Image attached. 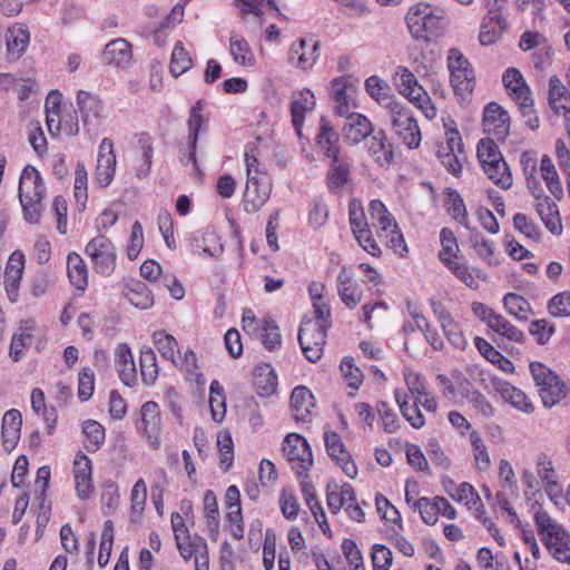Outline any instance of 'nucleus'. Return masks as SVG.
I'll use <instances>...</instances> for the list:
<instances>
[{"label": "nucleus", "instance_id": "nucleus-1", "mask_svg": "<svg viewBox=\"0 0 570 570\" xmlns=\"http://www.w3.org/2000/svg\"><path fill=\"white\" fill-rule=\"evenodd\" d=\"M534 523L550 554L559 562L570 566V534L542 508L534 513Z\"/></svg>", "mask_w": 570, "mask_h": 570}, {"label": "nucleus", "instance_id": "nucleus-2", "mask_svg": "<svg viewBox=\"0 0 570 570\" xmlns=\"http://www.w3.org/2000/svg\"><path fill=\"white\" fill-rule=\"evenodd\" d=\"M367 213L372 220V226L377 227V237L384 240L386 246L392 248L396 254L403 256L404 253L407 252L403 234L384 203L380 199L371 200Z\"/></svg>", "mask_w": 570, "mask_h": 570}, {"label": "nucleus", "instance_id": "nucleus-3", "mask_svg": "<svg viewBox=\"0 0 570 570\" xmlns=\"http://www.w3.org/2000/svg\"><path fill=\"white\" fill-rule=\"evenodd\" d=\"M529 370L546 407L550 409L566 397L568 387L554 371L538 361L531 362Z\"/></svg>", "mask_w": 570, "mask_h": 570}, {"label": "nucleus", "instance_id": "nucleus-4", "mask_svg": "<svg viewBox=\"0 0 570 570\" xmlns=\"http://www.w3.org/2000/svg\"><path fill=\"white\" fill-rule=\"evenodd\" d=\"M446 62L454 95L461 100L469 99L476 83L471 62L458 48L449 50Z\"/></svg>", "mask_w": 570, "mask_h": 570}, {"label": "nucleus", "instance_id": "nucleus-5", "mask_svg": "<svg viewBox=\"0 0 570 570\" xmlns=\"http://www.w3.org/2000/svg\"><path fill=\"white\" fill-rule=\"evenodd\" d=\"M394 83L399 92L421 109L428 119H433L436 116V109L432 105L431 98L407 67L399 66L396 68Z\"/></svg>", "mask_w": 570, "mask_h": 570}, {"label": "nucleus", "instance_id": "nucleus-6", "mask_svg": "<svg viewBox=\"0 0 570 570\" xmlns=\"http://www.w3.org/2000/svg\"><path fill=\"white\" fill-rule=\"evenodd\" d=\"M97 274L109 276L116 267V247L104 234L94 237L85 248Z\"/></svg>", "mask_w": 570, "mask_h": 570}, {"label": "nucleus", "instance_id": "nucleus-7", "mask_svg": "<svg viewBox=\"0 0 570 570\" xmlns=\"http://www.w3.org/2000/svg\"><path fill=\"white\" fill-rule=\"evenodd\" d=\"M283 452L298 476L307 475L313 464V455L305 438L297 433L287 434L283 442Z\"/></svg>", "mask_w": 570, "mask_h": 570}, {"label": "nucleus", "instance_id": "nucleus-8", "mask_svg": "<svg viewBox=\"0 0 570 570\" xmlns=\"http://www.w3.org/2000/svg\"><path fill=\"white\" fill-rule=\"evenodd\" d=\"M509 96L519 106L522 116L533 114V99L522 73L515 68H508L502 76Z\"/></svg>", "mask_w": 570, "mask_h": 570}, {"label": "nucleus", "instance_id": "nucleus-9", "mask_svg": "<svg viewBox=\"0 0 570 570\" xmlns=\"http://www.w3.org/2000/svg\"><path fill=\"white\" fill-rule=\"evenodd\" d=\"M272 191V179L268 173L259 177H249L243 197V205L246 213H257L269 199Z\"/></svg>", "mask_w": 570, "mask_h": 570}, {"label": "nucleus", "instance_id": "nucleus-10", "mask_svg": "<svg viewBox=\"0 0 570 570\" xmlns=\"http://www.w3.org/2000/svg\"><path fill=\"white\" fill-rule=\"evenodd\" d=\"M137 429L144 433L153 449H159L163 421L158 403L147 401L141 405Z\"/></svg>", "mask_w": 570, "mask_h": 570}, {"label": "nucleus", "instance_id": "nucleus-11", "mask_svg": "<svg viewBox=\"0 0 570 570\" xmlns=\"http://www.w3.org/2000/svg\"><path fill=\"white\" fill-rule=\"evenodd\" d=\"M483 131L497 141H505L510 131V116L499 104L490 102L483 110Z\"/></svg>", "mask_w": 570, "mask_h": 570}, {"label": "nucleus", "instance_id": "nucleus-12", "mask_svg": "<svg viewBox=\"0 0 570 570\" xmlns=\"http://www.w3.org/2000/svg\"><path fill=\"white\" fill-rule=\"evenodd\" d=\"M324 442L328 456L342 468L348 478L354 479L357 475V468L340 434L334 431H327L324 433Z\"/></svg>", "mask_w": 570, "mask_h": 570}, {"label": "nucleus", "instance_id": "nucleus-13", "mask_svg": "<svg viewBox=\"0 0 570 570\" xmlns=\"http://www.w3.org/2000/svg\"><path fill=\"white\" fill-rule=\"evenodd\" d=\"M488 7L489 10L482 19L479 33V40L482 46L495 43L508 28V22L501 13L503 6L490 4Z\"/></svg>", "mask_w": 570, "mask_h": 570}, {"label": "nucleus", "instance_id": "nucleus-14", "mask_svg": "<svg viewBox=\"0 0 570 570\" xmlns=\"http://www.w3.org/2000/svg\"><path fill=\"white\" fill-rule=\"evenodd\" d=\"M367 151L381 168H389L395 160V146L384 129H377L367 140Z\"/></svg>", "mask_w": 570, "mask_h": 570}, {"label": "nucleus", "instance_id": "nucleus-15", "mask_svg": "<svg viewBox=\"0 0 570 570\" xmlns=\"http://www.w3.org/2000/svg\"><path fill=\"white\" fill-rule=\"evenodd\" d=\"M77 106L83 127L88 131L96 129L100 124L104 111V105L99 96L86 90H79L77 92Z\"/></svg>", "mask_w": 570, "mask_h": 570}, {"label": "nucleus", "instance_id": "nucleus-16", "mask_svg": "<svg viewBox=\"0 0 570 570\" xmlns=\"http://www.w3.org/2000/svg\"><path fill=\"white\" fill-rule=\"evenodd\" d=\"M72 472L77 495L81 500L89 499L94 492L92 463L82 451H78L75 456Z\"/></svg>", "mask_w": 570, "mask_h": 570}, {"label": "nucleus", "instance_id": "nucleus-17", "mask_svg": "<svg viewBox=\"0 0 570 570\" xmlns=\"http://www.w3.org/2000/svg\"><path fill=\"white\" fill-rule=\"evenodd\" d=\"M116 170V155L114 151L112 140L104 138L99 145L97 166H96V180L101 187H107L111 184Z\"/></svg>", "mask_w": 570, "mask_h": 570}, {"label": "nucleus", "instance_id": "nucleus-18", "mask_svg": "<svg viewBox=\"0 0 570 570\" xmlns=\"http://www.w3.org/2000/svg\"><path fill=\"white\" fill-rule=\"evenodd\" d=\"M351 167L352 165L346 155L331 159V165L326 173V186L331 194H341L344 187L351 183Z\"/></svg>", "mask_w": 570, "mask_h": 570}, {"label": "nucleus", "instance_id": "nucleus-19", "mask_svg": "<svg viewBox=\"0 0 570 570\" xmlns=\"http://www.w3.org/2000/svg\"><path fill=\"white\" fill-rule=\"evenodd\" d=\"M345 117L343 136L351 145L361 142L365 138L371 137L375 131L371 120L362 114L350 111Z\"/></svg>", "mask_w": 570, "mask_h": 570}, {"label": "nucleus", "instance_id": "nucleus-20", "mask_svg": "<svg viewBox=\"0 0 570 570\" xmlns=\"http://www.w3.org/2000/svg\"><path fill=\"white\" fill-rule=\"evenodd\" d=\"M354 91L355 88L350 82L348 77L342 76L332 80L331 97L335 102V114L345 116L355 107L352 96Z\"/></svg>", "mask_w": 570, "mask_h": 570}, {"label": "nucleus", "instance_id": "nucleus-21", "mask_svg": "<svg viewBox=\"0 0 570 570\" xmlns=\"http://www.w3.org/2000/svg\"><path fill=\"white\" fill-rule=\"evenodd\" d=\"M315 407V399L311 390L304 385L295 386L291 394V410L296 422L308 423L312 421V409Z\"/></svg>", "mask_w": 570, "mask_h": 570}, {"label": "nucleus", "instance_id": "nucleus-22", "mask_svg": "<svg viewBox=\"0 0 570 570\" xmlns=\"http://www.w3.org/2000/svg\"><path fill=\"white\" fill-rule=\"evenodd\" d=\"M315 105L314 94L309 89L304 88L301 91L293 92L291 117L293 127L298 136H301L306 112L312 111Z\"/></svg>", "mask_w": 570, "mask_h": 570}, {"label": "nucleus", "instance_id": "nucleus-23", "mask_svg": "<svg viewBox=\"0 0 570 570\" xmlns=\"http://www.w3.org/2000/svg\"><path fill=\"white\" fill-rule=\"evenodd\" d=\"M336 287L341 301L347 308L354 309L361 303L363 293L353 273L346 266H343L338 273Z\"/></svg>", "mask_w": 570, "mask_h": 570}, {"label": "nucleus", "instance_id": "nucleus-24", "mask_svg": "<svg viewBox=\"0 0 570 570\" xmlns=\"http://www.w3.org/2000/svg\"><path fill=\"white\" fill-rule=\"evenodd\" d=\"M101 59L106 65L126 68L130 65L132 59V47L124 38L114 39L105 46Z\"/></svg>", "mask_w": 570, "mask_h": 570}, {"label": "nucleus", "instance_id": "nucleus-25", "mask_svg": "<svg viewBox=\"0 0 570 570\" xmlns=\"http://www.w3.org/2000/svg\"><path fill=\"white\" fill-rule=\"evenodd\" d=\"M21 425L22 416L18 410L11 409L4 413L1 426V438L2 446L7 452H11L17 446L20 439Z\"/></svg>", "mask_w": 570, "mask_h": 570}, {"label": "nucleus", "instance_id": "nucleus-26", "mask_svg": "<svg viewBox=\"0 0 570 570\" xmlns=\"http://www.w3.org/2000/svg\"><path fill=\"white\" fill-rule=\"evenodd\" d=\"M116 368L121 382L127 386H135L137 384V371L128 344L121 343L116 348Z\"/></svg>", "mask_w": 570, "mask_h": 570}, {"label": "nucleus", "instance_id": "nucleus-27", "mask_svg": "<svg viewBox=\"0 0 570 570\" xmlns=\"http://www.w3.org/2000/svg\"><path fill=\"white\" fill-rule=\"evenodd\" d=\"M19 198L22 197H45L46 187L38 169L27 165L21 173L19 181Z\"/></svg>", "mask_w": 570, "mask_h": 570}, {"label": "nucleus", "instance_id": "nucleus-28", "mask_svg": "<svg viewBox=\"0 0 570 570\" xmlns=\"http://www.w3.org/2000/svg\"><path fill=\"white\" fill-rule=\"evenodd\" d=\"M316 144L323 150L326 158L332 159L342 156L338 146V135L325 117H321Z\"/></svg>", "mask_w": 570, "mask_h": 570}, {"label": "nucleus", "instance_id": "nucleus-29", "mask_svg": "<svg viewBox=\"0 0 570 570\" xmlns=\"http://www.w3.org/2000/svg\"><path fill=\"white\" fill-rule=\"evenodd\" d=\"M121 293L137 308L148 309L154 305L151 291L139 279H130L127 282Z\"/></svg>", "mask_w": 570, "mask_h": 570}, {"label": "nucleus", "instance_id": "nucleus-30", "mask_svg": "<svg viewBox=\"0 0 570 570\" xmlns=\"http://www.w3.org/2000/svg\"><path fill=\"white\" fill-rule=\"evenodd\" d=\"M537 212L547 229L553 235L562 233L558 206L548 196H537Z\"/></svg>", "mask_w": 570, "mask_h": 570}, {"label": "nucleus", "instance_id": "nucleus-31", "mask_svg": "<svg viewBox=\"0 0 570 570\" xmlns=\"http://www.w3.org/2000/svg\"><path fill=\"white\" fill-rule=\"evenodd\" d=\"M6 41L8 60H17L28 48L30 41L29 30L23 26L9 28L6 33Z\"/></svg>", "mask_w": 570, "mask_h": 570}, {"label": "nucleus", "instance_id": "nucleus-32", "mask_svg": "<svg viewBox=\"0 0 570 570\" xmlns=\"http://www.w3.org/2000/svg\"><path fill=\"white\" fill-rule=\"evenodd\" d=\"M428 14H431L430 3L420 2L412 6L405 16L409 31L415 40L425 38L424 26L426 24Z\"/></svg>", "mask_w": 570, "mask_h": 570}, {"label": "nucleus", "instance_id": "nucleus-33", "mask_svg": "<svg viewBox=\"0 0 570 570\" xmlns=\"http://www.w3.org/2000/svg\"><path fill=\"white\" fill-rule=\"evenodd\" d=\"M254 386L262 397L273 395L277 390V374L271 364L257 365L254 370Z\"/></svg>", "mask_w": 570, "mask_h": 570}, {"label": "nucleus", "instance_id": "nucleus-34", "mask_svg": "<svg viewBox=\"0 0 570 570\" xmlns=\"http://www.w3.org/2000/svg\"><path fill=\"white\" fill-rule=\"evenodd\" d=\"M263 346L272 352L282 347L281 330L274 318L271 316L263 317L256 333Z\"/></svg>", "mask_w": 570, "mask_h": 570}, {"label": "nucleus", "instance_id": "nucleus-35", "mask_svg": "<svg viewBox=\"0 0 570 570\" xmlns=\"http://www.w3.org/2000/svg\"><path fill=\"white\" fill-rule=\"evenodd\" d=\"M67 272L71 285L83 292L88 286V268L79 254L72 252L68 255Z\"/></svg>", "mask_w": 570, "mask_h": 570}, {"label": "nucleus", "instance_id": "nucleus-36", "mask_svg": "<svg viewBox=\"0 0 570 570\" xmlns=\"http://www.w3.org/2000/svg\"><path fill=\"white\" fill-rule=\"evenodd\" d=\"M229 52L235 63L243 67H253L256 58L248 41L238 35H232L229 39Z\"/></svg>", "mask_w": 570, "mask_h": 570}, {"label": "nucleus", "instance_id": "nucleus-37", "mask_svg": "<svg viewBox=\"0 0 570 570\" xmlns=\"http://www.w3.org/2000/svg\"><path fill=\"white\" fill-rule=\"evenodd\" d=\"M153 342L163 358L170 361L174 366H178L179 345L173 335L164 330L156 331L153 334Z\"/></svg>", "mask_w": 570, "mask_h": 570}, {"label": "nucleus", "instance_id": "nucleus-38", "mask_svg": "<svg viewBox=\"0 0 570 570\" xmlns=\"http://www.w3.org/2000/svg\"><path fill=\"white\" fill-rule=\"evenodd\" d=\"M208 119L204 118L202 114L189 112V118L187 121L188 126V161L193 163L194 167L197 169V157L196 149L198 144V137L202 131L203 126H205V130L207 129Z\"/></svg>", "mask_w": 570, "mask_h": 570}, {"label": "nucleus", "instance_id": "nucleus-39", "mask_svg": "<svg viewBox=\"0 0 570 570\" xmlns=\"http://www.w3.org/2000/svg\"><path fill=\"white\" fill-rule=\"evenodd\" d=\"M82 434L83 448L90 453L97 452L105 443L106 430L95 420H86L82 423Z\"/></svg>", "mask_w": 570, "mask_h": 570}, {"label": "nucleus", "instance_id": "nucleus-40", "mask_svg": "<svg viewBox=\"0 0 570 570\" xmlns=\"http://www.w3.org/2000/svg\"><path fill=\"white\" fill-rule=\"evenodd\" d=\"M499 392L504 401L509 402L514 409L528 414L534 411V406L528 395L512 384L508 382L502 383Z\"/></svg>", "mask_w": 570, "mask_h": 570}, {"label": "nucleus", "instance_id": "nucleus-41", "mask_svg": "<svg viewBox=\"0 0 570 570\" xmlns=\"http://www.w3.org/2000/svg\"><path fill=\"white\" fill-rule=\"evenodd\" d=\"M191 248L194 253L207 254L217 257L223 253V245L218 243V238L214 233L196 232L191 237Z\"/></svg>", "mask_w": 570, "mask_h": 570}, {"label": "nucleus", "instance_id": "nucleus-42", "mask_svg": "<svg viewBox=\"0 0 570 570\" xmlns=\"http://www.w3.org/2000/svg\"><path fill=\"white\" fill-rule=\"evenodd\" d=\"M445 209L446 213L464 227H469L468 212L463 198L458 190L453 188L445 189Z\"/></svg>", "mask_w": 570, "mask_h": 570}, {"label": "nucleus", "instance_id": "nucleus-43", "mask_svg": "<svg viewBox=\"0 0 570 570\" xmlns=\"http://www.w3.org/2000/svg\"><path fill=\"white\" fill-rule=\"evenodd\" d=\"M365 90L371 98L385 109L396 100L394 96L389 94L387 83L379 76H371L365 80Z\"/></svg>", "mask_w": 570, "mask_h": 570}, {"label": "nucleus", "instance_id": "nucleus-44", "mask_svg": "<svg viewBox=\"0 0 570 570\" xmlns=\"http://www.w3.org/2000/svg\"><path fill=\"white\" fill-rule=\"evenodd\" d=\"M391 120L393 131L405 126H414L416 119L414 118L412 109L404 102L395 100L386 108Z\"/></svg>", "mask_w": 570, "mask_h": 570}, {"label": "nucleus", "instance_id": "nucleus-45", "mask_svg": "<svg viewBox=\"0 0 570 570\" xmlns=\"http://www.w3.org/2000/svg\"><path fill=\"white\" fill-rule=\"evenodd\" d=\"M139 365L144 384L153 385L158 377L159 368L156 354L151 347H144L140 350Z\"/></svg>", "mask_w": 570, "mask_h": 570}, {"label": "nucleus", "instance_id": "nucleus-46", "mask_svg": "<svg viewBox=\"0 0 570 570\" xmlns=\"http://www.w3.org/2000/svg\"><path fill=\"white\" fill-rule=\"evenodd\" d=\"M328 330L330 327L314 323L311 318H304L298 328V343L304 345L305 341H316L325 345Z\"/></svg>", "mask_w": 570, "mask_h": 570}, {"label": "nucleus", "instance_id": "nucleus-47", "mask_svg": "<svg viewBox=\"0 0 570 570\" xmlns=\"http://www.w3.org/2000/svg\"><path fill=\"white\" fill-rule=\"evenodd\" d=\"M193 67V59L181 41H177L170 58L169 71L177 78Z\"/></svg>", "mask_w": 570, "mask_h": 570}, {"label": "nucleus", "instance_id": "nucleus-48", "mask_svg": "<svg viewBox=\"0 0 570 570\" xmlns=\"http://www.w3.org/2000/svg\"><path fill=\"white\" fill-rule=\"evenodd\" d=\"M348 223L353 235L361 234L362 232H365L366 228H371L364 207L361 200L356 198H352L348 202Z\"/></svg>", "mask_w": 570, "mask_h": 570}, {"label": "nucleus", "instance_id": "nucleus-49", "mask_svg": "<svg viewBox=\"0 0 570 570\" xmlns=\"http://www.w3.org/2000/svg\"><path fill=\"white\" fill-rule=\"evenodd\" d=\"M489 327L492 331L500 334L501 336L508 338L509 341H513L517 343H521L524 341L523 332L518 330L513 324H511L500 314L492 316Z\"/></svg>", "mask_w": 570, "mask_h": 570}, {"label": "nucleus", "instance_id": "nucleus-50", "mask_svg": "<svg viewBox=\"0 0 570 570\" xmlns=\"http://www.w3.org/2000/svg\"><path fill=\"white\" fill-rule=\"evenodd\" d=\"M147 500V487L144 479H138L131 489L130 501H131V522H137L141 513L145 510Z\"/></svg>", "mask_w": 570, "mask_h": 570}, {"label": "nucleus", "instance_id": "nucleus-51", "mask_svg": "<svg viewBox=\"0 0 570 570\" xmlns=\"http://www.w3.org/2000/svg\"><path fill=\"white\" fill-rule=\"evenodd\" d=\"M138 144L140 146L144 164L137 169V177L146 178L151 168L154 157L153 138L147 131L138 134Z\"/></svg>", "mask_w": 570, "mask_h": 570}, {"label": "nucleus", "instance_id": "nucleus-52", "mask_svg": "<svg viewBox=\"0 0 570 570\" xmlns=\"http://www.w3.org/2000/svg\"><path fill=\"white\" fill-rule=\"evenodd\" d=\"M470 443L473 450L476 468L481 471L488 470L491 465L490 456L483 439L476 430H473L470 433Z\"/></svg>", "mask_w": 570, "mask_h": 570}, {"label": "nucleus", "instance_id": "nucleus-53", "mask_svg": "<svg viewBox=\"0 0 570 570\" xmlns=\"http://www.w3.org/2000/svg\"><path fill=\"white\" fill-rule=\"evenodd\" d=\"M440 242L442 249L439 252V259L445 264L456 257L458 242L454 233L449 227H443L440 232Z\"/></svg>", "mask_w": 570, "mask_h": 570}, {"label": "nucleus", "instance_id": "nucleus-54", "mask_svg": "<svg viewBox=\"0 0 570 570\" xmlns=\"http://www.w3.org/2000/svg\"><path fill=\"white\" fill-rule=\"evenodd\" d=\"M217 446L219 450V461L222 468L227 471L234 461V444L228 431H220L217 435Z\"/></svg>", "mask_w": 570, "mask_h": 570}, {"label": "nucleus", "instance_id": "nucleus-55", "mask_svg": "<svg viewBox=\"0 0 570 570\" xmlns=\"http://www.w3.org/2000/svg\"><path fill=\"white\" fill-rule=\"evenodd\" d=\"M114 542V523L111 520H107L104 523L101 532V542L99 547L98 563L100 567H106L109 562L110 552Z\"/></svg>", "mask_w": 570, "mask_h": 570}, {"label": "nucleus", "instance_id": "nucleus-56", "mask_svg": "<svg viewBox=\"0 0 570 570\" xmlns=\"http://www.w3.org/2000/svg\"><path fill=\"white\" fill-rule=\"evenodd\" d=\"M547 309L553 317L570 316V291H563L552 296L547 304Z\"/></svg>", "mask_w": 570, "mask_h": 570}, {"label": "nucleus", "instance_id": "nucleus-57", "mask_svg": "<svg viewBox=\"0 0 570 570\" xmlns=\"http://www.w3.org/2000/svg\"><path fill=\"white\" fill-rule=\"evenodd\" d=\"M503 305L510 315H513L518 320H527L525 313L530 309V304L521 295L514 293L505 294Z\"/></svg>", "mask_w": 570, "mask_h": 570}, {"label": "nucleus", "instance_id": "nucleus-58", "mask_svg": "<svg viewBox=\"0 0 570 570\" xmlns=\"http://www.w3.org/2000/svg\"><path fill=\"white\" fill-rule=\"evenodd\" d=\"M414 510L420 512L422 521L428 525H433L438 522L439 508L434 498L431 500L429 498H420L417 501L413 502Z\"/></svg>", "mask_w": 570, "mask_h": 570}, {"label": "nucleus", "instance_id": "nucleus-59", "mask_svg": "<svg viewBox=\"0 0 570 570\" xmlns=\"http://www.w3.org/2000/svg\"><path fill=\"white\" fill-rule=\"evenodd\" d=\"M45 197H22L19 198L23 217L30 224H38L41 218V213L43 210L42 200Z\"/></svg>", "mask_w": 570, "mask_h": 570}, {"label": "nucleus", "instance_id": "nucleus-60", "mask_svg": "<svg viewBox=\"0 0 570 570\" xmlns=\"http://www.w3.org/2000/svg\"><path fill=\"white\" fill-rule=\"evenodd\" d=\"M320 57V42L314 39H305V46L301 56L297 57L296 67L307 70L314 66Z\"/></svg>", "mask_w": 570, "mask_h": 570}, {"label": "nucleus", "instance_id": "nucleus-61", "mask_svg": "<svg viewBox=\"0 0 570 570\" xmlns=\"http://www.w3.org/2000/svg\"><path fill=\"white\" fill-rule=\"evenodd\" d=\"M376 412L382 421L383 430L386 433H395L400 429L399 419L387 402L379 401Z\"/></svg>", "mask_w": 570, "mask_h": 570}, {"label": "nucleus", "instance_id": "nucleus-62", "mask_svg": "<svg viewBox=\"0 0 570 570\" xmlns=\"http://www.w3.org/2000/svg\"><path fill=\"white\" fill-rule=\"evenodd\" d=\"M340 370L347 385L354 390H358L363 382V373L354 365V360L352 357H344L341 362Z\"/></svg>", "mask_w": 570, "mask_h": 570}, {"label": "nucleus", "instance_id": "nucleus-63", "mask_svg": "<svg viewBox=\"0 0 570 570\" xmlns=\"http://www.w3.org/2000/svg\"><path fill=\"white\" fill-rule=\"evenodd\" d=\"M554 332V324L547 320H535L529 325V333L535 337L537 343L540 345L547 344Z\"/></svg>", "mask_w": 570, "mask_h": 570}, {"label": "nucleus", "instance_id": "nucleus-64", "mask_svg": "<svg viewBox=\"0 0 570 570\" xmlns=\"http://www.w3.org/2000/svg\"><path fill=\"white\" fill-rule=\"evenodd\" d=\"M373 570H389L392 564V551L384 544H374L372 548Z\"/></svg>", "mask_w": 570, "mask_h": 570}]
</instances>
